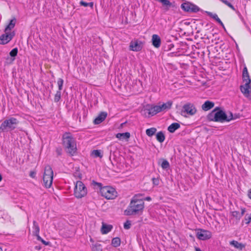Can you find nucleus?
<instances>
[{
    "label": "nucleus",
    "instance_id": "7",
    "mask_svg": "<svg viewBox=\"0 0 251 251\" xmlns=\"http://www.w3.org/2000/svg\"><path fill=\"white\" fill-rule=\"evenodd\" d=\"M19 123L18 120L15 118H10L5 120L0 126V130L4 132L7 129L12 130L16 128V126Z\"/></svg>",
    "mask_w": 251,
    "mask_h": 251
},
{
    "label": "nucleus",
    "instance_id": "17",
    "mask_svg": "<svg viewBox=\"0 0 251 251\" xmlns=\"http://www.w3.org/2000/svg\"><path fill=\"white\" fill-rule=\"evenodd\" d=\"M242 77L244 82L248 83L251 82V80L250 78L247 67L246 66H244L243 70Z\"/></svg>",
    "mask_w": 251,
    "mask_h": 251
},
{
    "label": "nucleus",
    "instance_id": "44",
    "mask_svg": "<svg viewBox=\"0 0 251 251\" xmlns=\"http://www.w3.org/2000/svg\"><path fill=\"white\" fill-rule=\"evenodd\" d=\"M56 152L58 155H60L61 154V149H57Z\"/></svg>",
    "mask_w": 251,
    "mask_h": 251
},
{
    "label": "nucleus",
    "instance_id": "50",
    "mask_svg": "<svg viewBox=\"0 0 251 251\" xmlns=\"http://www.w3.org/2000/svg\"><path fill=\"white\" fill-rule=\"evenodd\" d=\"M2 180V176L0 174V182Z\"/></svg>",
    "mask_w": 251,
    "mask_h": 251
},
{
    "label": "nucleus",
    "instance_id": "6",
    "mask_svg": "<svg viewBox=\"0 0 251 251\" xmlns=\"http://www.w3.org/2000/svg\"><path fill=\"white\" fill-rule=\"evenodd\" d=\"M53 177V172L49 165L45 167L43 177L44 186L47 188L51 187Z\"/></svg>",
    "mask_w": 251,
    "mask_h": 251
},
{
    "label": "nucleus",
    "instance_id": "33",
    "mask_svg": "<svg viewBox=\"0 0 251 251\" xmlns=\"http://www.w3.org/2000/svg\"><path fill=\"white\" fill-rule=\"evenodd\" d=\"M223 3L227 5L228 7L230 8L232 10H235V8L229 2H228L227 0H219Z\"/></svg>",
    "mask_w": 251,
    "mask_h": 251
},
{
    "label": "nucleus",
    "instance_id": "2",
    "mask_svg": "<svg viewBox=\"0 0 251 251\" xmlns=\"http://www.w3.org/2000/svg\"><path fill=\"white\" fill-rule=\"evenodd\" d=\"M16 22V18L13 17L10 21L8 24L6 26L4 29L5 33L0 36V44L4 45L7 44L15 36V31H11V30L14 28Z\"/></svg>",
    "mask_w": 251,
    "mask_h": 251
},
{
    "label": "nucleus",
    "instance_id": "48",
    "mask_svg": "<svg viewBox=\"0 0 251 251\" xmlns=\"http://www.w3.org/2000/svg\"><path fill=\"white\" fill-rule=\"evenodd\" d=\"M195 251H202L200 248L198 247L195 248Z\"/></svg>",
    "mask_w": 251,
    "mask_h": 251
},
{
    "label": "nucleus",
    "instance_id": "8",
    "mask_svg": "<svg viewBox=\"0 0 251 251\" xmlns=\"http://www.w3.org/2000/svg\"><path fill=\"white\" fill-rule=\"evenodd\" d=\"M87 193V189L84 183L81 181L76 182L74 189V195L77 199L85 197Z\"/></svg>",
    "mask_w": 251,
    "mask_h": 251
},
{
    "label": "nucleus",
    "instance_id": "16",
    "mask_svg": "<svg viewBox=\"0 0 251 251\" xmlns=\"http://www.w3.org/2000/svg\"><path fill=\"white\" fill-rule=\"evenodd\" d=\"M152 45L158 48L161 45V39L159 36L157 34H153L152 36Z\"/></svg>",
    "mask_w": 251,
    "mask_h": 251
},
{
    "label": "nucleus",
    "instance_id": "12",
    "mask_svg": "<svg viewBox=\"0 0 251 251\" xmlns=\"http://www.w3.org/2000/svg\"><path fill=\"white\" fill-rule=\"evenodd\" d=\"M240 90L245 97L251 99V83L245 82V84L240 86Z\"/></svg>",
    "mask_w": 251,
    "mask_h": 251
},
{
    "label": "nucleus",
    "instance_id": "29",
    "mask_svg": "<svg viewBox=\"0 0 251 251\" xmlns=\"http://www.w3.org/2000/svg\"><path fill=\"white\" fill-rule=\"evenodd\" d=\"M162 163L161 164V166L162 169H166L169 168L170 164L169 162L165 159H161Z\"/></svg>",
    "mask_w": 251,
    "mask_h": 251
},
{
    "label": "nucleus",
    "instance_id": "30",
    "mask_svg": "<svg viewBox=\"0 0 251 251\" xmlns=\"http://www.w3.org/2000/svg\"><path fill=\"white\" fill-rule=\"evenodd\" d=\"M61 91L58 90L56 92L54 97V101L55 102H57L60 100L61 99Z\"/></svg>",
    "mask_w": 251,
    "mask_h": 251
},
{
    "label": "nucleus",
    "instance_id": "23",
    "mask_svg": "<svg viewBox=\"0 0 251 251\" xmlns=\"http://www.w3.org/2000/svg\"><path fill=\"white\" fill-rule=\"evenodd\" d=\"M180 126V125L178 123H174L169 126L168 130L170 132L173 133L176 129H178Z\"/></svg>",
    "mask_w": 251,
    "mask_h": 251
},
{
    "label": "nucleus",
    "instance_id": "15",
    "mask_svg": "<svg viewBox=\"0 0 251 251\" xmlns=\"http://www.w3.org/2000/svg\"><path fill=\"white\" fill-rule=\"evenodd\" d=\"M113 226L110 225H107L104 222L102 223V226L100 229L101 233L102 234H106L109 232L112 229Z\"/></svg>",
    "mask_w": 251,
    "mask_h": 251
},
{
    "label": "nucleus",
    "instance_id": "1",
    "mask_svg": "<svg viewBox=\"0 0 251 251\" xmlns=\"http://www.w3.org/2000/svg\"><path fill=\"white\" fill-rule=\"evenodd\" d=\"M141 197L142 195L140 194L133 197L129 205L124 211L126 215H135L142 212L144 208V202Z\"/></svg>",
    "mask_w": 251,
    "mask_h": 251
},
{
    "label": "nucleus",
    "instance_id": "45",
    "mask_svg": "<svg viewBox=\"0 0 251 251\" xmlns=\"http://www.w3.org/2000/svg\"><path fill=\"white\" fill-rule=\"evenodd\" d=\"M94 3L93 2H90L88 3V6H90L91 8H93Z\"/></svg>",
    "mask_w": 251,
    "mask_h": 251
},
{
    "label": "nucleus",
    "instance_id": "35",
    "mask_svg": "<svg viewBox=\"0 0 251 251\" xmlns=\"http://www.w3.org/2000/svg\"><path fill=\"white\" fill-rule=\"evenodd\" d=\"M232 216L237 219H240L241 218V215H240V213L237 211H233Z\"/></svg>",
    "mask_w": 251,
    "mask_h": 251
},
{
    "label": "nucleus",
    "instance_id": "9",
    "mask_svg": "<svg viewBox=\"0 0 251 251\" xmlns=\"http://www.w3.org/2000/svg\"><path fill=\"white\" fill-rule=\"evenodd\" d=\"M196 236L200 240H206L211 238L212 233L209 230L199 229L197 230Z\"/></svg>",
    "mask_w": 251,
    "mask_h": 251
},
{
    "label": "nucleus",
    "instance_id": "36",
    "mask_svg": "<svg viewBox=\"0 0 251 251\" xmlns=\"http://www.w3.org/2000/svg\"><path fill=\"white\" fill-rule=\"evenodd\" d=\"M246 224H249L251 222V213L250 214H247L245 218Z\"/></svg>",
    "mask_w": 251,
    "mask_h": 251
},
{
    "label": "nucleus",
    "instance_id": "34",
    "mask_svg": "<svg viewBox=\"0 0 251 251\" xmlns=\"http://www.w3.org/2000/svg\"><path fill=\"white\" fill-rule=\"evenodd\" d=\"M18 50L17 48L12 49L9 52V55L11 57H15L17 55Z\"/></svg>",
    "mask_w": 251,
    "mask_h": 251
},
{
    "label": "nucleus",
    "instance_id": "4",
    "mask_svg": "<svg viewBox=\"0 0 251 251\" xmlns=\"http://www.w3.org/2000/svg\"><path fill=\"white\" fill-rule=\"evenodd\" d=\"M208 117L210 121L220 123L229 122L235 119L232 113H230L229 116H227L223 111L217 110L216 108L208 115Z\"/></svg>",
    "mask_w": 251,
    "mask_h": 251
},
{
    "label": "nucleus",
    "instance_id": "26",
    "mask_svg": "<svg viewBox=\"0 0 251 251\" xmlns=\"http://www.w3.org/2000/svg\"><path fill=\"white\" fill-rule=\"evenodd\" d=\"M156 140L160 143H162L165 139V136L162 131L158 132L156 135Z\"/></svg>",
    "mask_w": 251,
    "mask_h": 251
},
{
    "label": "nucleus",
    "instance_id": "5",
    "mask_svg": "<svg viewBox=\"0 0 251 251\" xmlns=\"http://www.w3.org/2000/svg\"><path fill=\"white\" fill-rule=\"evenodd\" d=\"M93 183L94 185H97L100 188L101 195L105 199L112 200L117 197V193L114 188L108 186L102 187L101 183L95 181H93Z\"/></svg>",
    "mask_w": 251,
    "mask_h": 251
},
{
    "label": "nucleus",
    "instance_id": "21",
    "mask_svg": "<svg viewBox=\"0 0 251 251\" xmlns=\"http://www.w3.org/2000/svg\"><path fill=\"white\" fill-rule=\"evenodd\" d=\"M173 102L171 101H168L161 105H159L161 112L165 111L170 109L172 106Z\"/></svg>",
    "mask_w": 251,
    "mask_h": 251
},
{
    "label": "nucleus",
    "instance_id": "41",
    "mask_svg": "<svg viewBox=\"0 0 251 251\" xmlns=\"http://www.w3.org/2000/svg\"><path fill=\"white\" fill-rule=\"evenodd\" d=\"M38 240H40L42 242V243H43L44 245H49V243L48 242H46L45 240H44L41 237H40V238L39 239H38Z\"/></svg>",
    "mask_w": 251,
    "mask_h": 251
},
{
    "label": "nucleus",
    "instance_id": "14",
    "mask_svg": "<svg viewBox=\"0 0 251 251\" xmlns=\"http://www.w3.org/2000/svg\"><path fill=\"white\" fill-rule=\"evenodd\" d=\"M107 114L106 112H100L98 117L94 121L95 124H100L106 118Z\"/></svg>",
    "mask_w": 251,
    "mask_h": 251
},
{
    "label": "nucleus",
    "instance_id": "20",
    "mask_svg": "<svg viewBox=\"0 0 251 251\" xmlns=\"http://www.w3.org/2000/svg\"><path fill=\"white\" fill-rule=\"evenodd\" d=\"M229 243L230 245L239 250H242L245 247V246L244 244L235 240H232L230 241Z\"/></svg>",
    "mask_w": 251,
    "mask_h": 251
},
{
    "label": "nucleus",
    "instance_id": "31",
    "mask_svg": "<svg viewBox=\"0 0 251 251\" xmlns=\"http://www.w3.org/2000/svg\"><path fill=\"white\" fill-rule=\"evenodd\" d=\"M92 154L95 157H100L101 158L102 157V155L101 153V152L100 150H94L92 152Z\"/></svg>",
    "mask_w": 251,
    "mask_h": 251
},
{
    "label": "nucleus",
    "instance_id": "22",
    "mask_svg": "<svg viewBox=\"0 0 251 251\" xmlns=\"http://www.w3.org/2000/svg\"><path fill=\"white\" fill-rule=\"evenodd\" d=\"M33 229L34 230L33 233L34 235L37 236V239H39L40 238V236H39L40 228L38 226V224L35 221H33Z\"/></svg>",
    "mask_w": 251,
    "mask_h": 251
},
{
    "label": "nucleus",
    "instance_id": "11",
    "mask_svg": "<svg viewBox=\"0 0 251 251\" xmlns=\"http://www.w3.org/2000/svg\"><path fill=\"white\" fill-rule=\"evenodd\" d=\"M183 112L187 114L193 116L197 112V109L194 104L192 103H187L185 104L183 107Z\"/></svg>",
    "mask_w": 251,
    "mask_h": 251
},
{
    "label": "nucleus",
    "instance_id": "49",
    "mask_svg": "<svg viewBox=\"0 0 251 251\" xmlns=\"http://www.w3.org/2000/svg\"><path fill=\"white\" fill-rule=\"evenodd\" d=\"M90 241L91 242H94V240L92 238H90Z\"/></svg>",
    "mask_w": 251,
    "mask_h": 251
},
{
    "label": "nucleus",
    "instance_id": "43",
    "mask_svg": "<svg viewBox=\"0 0 251 251\" xmlns=\"http://www.w3.org/2000/svg\"><path fill=\"white\" fill-rule=\"evenodd\" d=\"M245 211H246V210H245V208H241V213H240V215H241V217L244 214Z\"/></svg>",
    "mask_w": 251,
    "mask_h": 251
},
{
    "label": "nucleus",
    "instance_id": "24",
    "mask_svg": "<svg viewBox=\"0 0 251 251\" xmlns=\"http://www.w3.org/2000/svg\"><path fill=\"white\" fill-rule=\"evenodd\" d=\"M130 136V134L128 132L122 133H118L116 135V137L119 139L127 140L129 138Z\"/></svg>",
    "mask_w": 251,
    "mask_h": 251
},
{
    "label": "nucleus",
    "instance_id": "42",
    "mask_svg": "<svg viewBox=\"0 0 251 251\" xmlns=\"http://www.w3.org/2000/svg\"><path fill=\"white\" fill-rule=\"evenodd\" d=\"M35 175H36L35 172H30L29 175H30V176L31 177L34 178L35 176Z\"/></svg>",
    "mask_w": 251,
    "mask_h": 251
},
{
    "label": "nucleus",
    "instance_id": "25",
    "mask_svg": "<svg viewBox=\"0 0 251 251\" xmlns=\"http://www.w3.org/2000/svg\"><path fill=\"white\" fill-rule=\"evenodd\" d=\"M207 13H208V15L210 17H211L212 18L214 19L216 22H217L219 24H220L222 26H224V24L221 21L220 19L219 18V17L217 14H215V13L213 14L210 12H208Z\"/></svg>",
    "mask_w": 251,
    "mask_h": 251
},
{
    "label": "nucleus",
    "instance_id": "3",
    "mask_svg": "<svg viewBox=\"0 0 251 251\" xmlns=\"http://www.w3.org/2000/svg\"><path fill=\"white\" fill-rule=\"evenodd\" d=\"M63 145L67 153L73 156L76 152L77 148L75 141L71 133L66 132L62 136Z\"/></svg>",
    "mask_w": 251,
    "mask_h": 251
},
{
    "label": "nucleus",
    "instance_id": "10",
    "mask_svg": "<svg viewBox=\"0 0 251 251\" xmlns=\"http://www.w3.org/2000/svg\"><path fill=\"white\" fill-rule=\"evenodd\" d=\"M181 8L184 11L189 12H197L200 10L198 6L189 2L182 3Z\"/></svg>",
    "mask_w": 251,
    "mask_h": 251
},
{
    "label": "nucleus",
    "instance_id": "39",
    "mask_svg": "<svg viewBox=\"0 0 251 251\" xmlns=\"http://www.w3.org/2000/svg\"><path fill=\"white\" fill-rule=\"evenodd\" d=\"M152 181L153 184L155 185H158L159 184V181L158 178H156L154 177L152 178Z\"/></svg>",
    "mask_w": 251,
    "mask_h": 251
},
{
    "label": "nucleus",
    "instance_id": "19",
    "mask_svg": "<svg viewBox=\"0 0 251 251\" xmlns=\"http://www.w3.org/2000/svg\"><path fill=\"white\" fill-rule=\"evenodd\" d=\"M161 112L160 105H155L151 107L149 110V114L151 116H153L158 113Z\"/></svg>",
    "mask_w": 251,
    "mask_h": 251
},
{
    "label": "nucleus",
    "instance_id": "46",
    "mask_svg": "<svg viewBox=\"0 0 251 251\" xmlns=\"http://www.w3.org/2000/svg\"><path fill=\"white\" fill-rule=\"evenodd\" d=\"M248 197L251 199V188L249 190L248 194Z\"/></svg>",
    "mask_w": 251,
    "mask_h": 251
},
{
    "label": "nucleus",
    "instance_id": "38",
    "mask_svg": "<svg viewBox=\"0 0 251 251\" xmlns=\"http://www.w3.org/2000/svg\"><path fill=\"white\" fill-rule=\"evenodd\" d=\"M92 249L94 251L97 250V251H101L100 249V245H93L92 247Z\"/></svg>",
    "mask_w": 251,
    "mask_h": 251
},
{
    "label": "nucleus",
    "instance_id": "37",
    "mask_svg": "<svg viewBox=\"0 0 251 251\" xmlns=\"http://www.w3.org/2000/svg\"><path fill=\"white\" fill-rule=\"evenodd\" d=\"M131 226V223L129 221H126L124 225V227L126 229H128L130 228Z\"/></svg>",
    "mask_w": 251,
    "mask_h": 251
},
{
    "label": "nucleus",
    "instance_id": "51",
    "mask_svg": "<svg viewBox=\"0 0 251 251\" xmlns=\"http://www.w3.org/2000/svg\"><path fill=\"white\" fill-rule=\"evenodd\" d=\"M0 251H2V249L0 247Z\"/></svg>",
    "mask_w": 251,
    "mask_h": 251
},
{
    "label": "nucleus",
    "instance_id": "47",
    "mask_svg": "<svg viewBox=\"0 0 251 251\" xmlns=\"http://www.w3.org/2000/svg\"><path fill=\"white\" fill-rule=\"evenodd\" d=\"M145 200H146V201H151V197H146V198H145Z\"/></svg>",
    "mask_w": 251,
    "mask_h": 251
},
{
    "label": "nucleus",
    "instance_id": "13",
    "mask_svg": "<svg viewBox=\"0 0 251 251\" xmlns=\"http://www.w3.org/2000/svg\"><path fill=\"white\" fill-rule=\"evenodd\" d=\"M143 48L142 42L138 40L134 39L132 40L129 45V50L134 51H138Z\"/></svg>",
    "mask_w": 251,
    "mask_h": 251
},
{
    "label": "nucleus",
    "instance_id": "32",
    "mask_svg": "<svg viewBox=\"0 0 251 251\" xmlns=\"http://www.w3.org/2000/svg\"><path fill=\"white\" fill-rule=\"evenodd\" d=\"M64 83V80L62 78H58L57 81V85L58 87V90L61 91L63 88V85Z\"/></svg>",
    "mask_w": 251,
    "mask_h": 251
},
{
    "label": "nucleus",
    "instance_id": "40",
    "mask_svg": "<svg viewBox=\"0 0 251 251\" xmlns=\"http://www.w3.org/2000/svg\"><path fill=\"white\" fill-rule=\"evenodd\" d=\"M79 4L81 6H84V7L88 6V3H87L86 2H85V1H83V0H81L79 2Z\"/></svg>",
    "mask_w": 251,
    "mask_h": 251
},
{
    "label": "nucleus",
    "instance_id": "28",
    "mask_svg": "<svg viewBox=\"0 0 251 251\" xmlns=\"http://www.w3.org/2000/svg\"><path fill=\"white\" fill-rule=\"evenodd\" d=\"M111 244H112V246H114V247H118L120 246V245L121 244L120 238L119 237L114 238L112 240Z\"/></svg>",
    "mask_w": 251,
    "mask_h": 251
},
{
    "label": "nucleus",
    "instance_id": "27",
    "mask_svg": "<svg viewBox=\"0 0 251 251\" xmlns=\"http://www.w3.org/2000/svg\"><path fill=\"white\" fill-rule=\"evenodd\" d=\"M156 130L155 127H151L146 129V133L148 136L151 137L155 133Z\"/></svg>",
    "mask_w": 251,
    "mask_h": 251
},
{
    "label": "nucleus",
    "instance_id": "18",
    "mask_svg": "<svg viewBox=\"0 0 251 251\" xmlns=\"http://www.w3.org/2000/svg\"><path fill=\"white\" fill-rule=\"evenodd\" d=\"M214 102L209 100H206L201 105V108L203 110L206 111L212 109L214 106Z\"/></svg>",
    "mask_w": 251,
    "mask_h": 251
}]
</instances>
